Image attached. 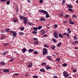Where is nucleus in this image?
<instances>
[{"instance_id":"nucleus-1","label":"nucleus","mask_w":78,"mask_h":78,"mask_svg":"<svg viewBox=\"0 0 78 78\" xmlns=\"http://www.w3.org/2000/svg\"><path fill=\"white\" fill-rule=\"evenodd\" d=\"M20 19L21 20H24L23 22L25 25H26L27 23L28 19L26 17L22 16H20Z\"/></svg>"},{"instance_id":"nucleus-2","label":"nucleus","mask_w":78,"mask_h":78,"mask_svg":"<svg viewBox=\"0 0 78 78\" xmlns=\"http://www.w3.org/2000/svg\"><path fill=\"white\" fill-rule=\"evenodd\" d=\"M39 12H41V13H44V14H46V18H48L49 17V14L48 13V12H47L46 11L44 10H40L38 11Z\"/></svg>"},{"instance_id":"nucleus-3","label":"nucleus","mask_w":78,"mask_h":78,"mask_svg":"<svg viewBox=\"0 0 78 78\" xmlns=\"http://www.w3.org/2000/svg\"><path fill=\"white\" fill-rule=\"evenodd\" d=\"M63 74L65 78H67V76H69V75L68 73H67V71H64L63 73Z\"/></svg>"},{"instance_id":"nucleus-4","label":"nucleus","mask_w":78,"mask_h":78,"mask_svg":"<svg viewBox=\"0 0 78 78\" xmlns=\"http://www.w3.org/2000/svg\"><path fill=\"white\" fill-rule=\"evenodd\" d=\"M43 55H46L47 53V49L45 48H44L43 49Z\"/></svg>"},{"instance_id":"nucleus-5","label":"nucleus","mask_w":78,"mask_h":78,"mask_svg":"<svg viewBox=\"0 0 78 78\" xmlns=\"http://www.w3.org/2000/svg\"><path fill=\"white\" fill-rule=\"evenodd\" d=\"M10 33H12V34L13 36L14 37H16V36H17V33H16L15 32H13V31L11 30Z\"/></svg>"},{"instance_id":"nucleus-6","label":"nucleus","mask_w":78,"mask_h":78,"mask_svg":"<svg viewBox=\"0 0 78 78\" xmlns=\"http://www.w3.org/2000/svg\"><path fill=\"white\" fill-rule=\"evenodd\" d=\"M53 34L54 37H55V38H58V32H55L53 33Z\"/></svg>"},{"instance_id":"nucleus-7","label":"nucleus","mask_w":78,"mask_h":78,"mask_svg":"<svg viewBox=\"0 0 78 78\" xmlns=\"http://www.w3.org/2000/svg\"><path fill=\"white\" fill-rule=\"evenodd\" d=\"M3 72H4V73H9V69H4L2 70Z\"/></svg>"},{"instance_id":"nucleus-8","label":"nucleus","mask_w":78,"mask_h":78,"mask_svg":"<svg viewBox=\"0 0 78 78\" xmlns=\"http://www.w3.org/2000/svg\"><path fill=\"white\" fill-rule=\"evenodd\" d=\"M64 35L67 36V38H69V37H70L69 33H65L62 34V36H64Z\"/></svg>"},{"instance_id":"nucleus-9","label":"nucleus","mask_w":78,"mask_h":78,"mask_svg":"<svg viewBox=\"0 0 78 78\" xmlns=\"http://www.w3.org/2000/svg\"><path fill=\"white\" fill-rule=\"evenodd\" d=\"M69 23L70 24H71L72 25H74V22L72 21V19H70L69 20Z\"/></svg>"},{"instance_id":"nucleus-10","label":"nucleus","mask_w":78,"mask_h":78,"mask_svg":"<svg viewBox=\"0 0 78 78\" xmlns=\"http://www.w3.org/2000/svg\"><path fill=\"white\" fill-rule=\"evenodd\" d=\"M40 21L42 22V21H44V22H45L46 21V20L44 18L41 17V18L40 19Z\"/></svg>"},{"instance_id":"nucleus-11","label":"nucleus","mask_w":78,"mask_h":78,"mask_svg":"<svg viewBox=\"0 0 78 78\" xmlns=\"http://www.w3.org/2000/svg\"><path fill=\"white\" fill-rule=\"evenodd\" d=\"M47 58L50 61H52V58H51V57L50 56H47Z\"/></svg>"},{"instance_id":"nucleus-12","label":"nucleus","mask_w":78,"mask_h":78,"mask_svg":"<svg viewBox=\"0 0 78 78\" xmlns=\"http://www.w3.org/2000/svg\"><path fill=\"white\" fill-rule=\"evenodd\" d=\"M9 30H10V29L9 28H6L5 29V31H6V32H8V33H10L11 31H9Z\"/></svg>"},{"instance_id":"nucleus-13","label":"nucleus","mask_w":78,"mask_h":78,"mask_svg":"<svg viewBox=\"0 0 78 78\" xmlns=\"http://www.w3.org/2000/svg\"><path fill=\"white\" fill-rule=\"evenodd\" d=\"M33 51H34V50L33 49H29V50H28V51L29 53L31 52H33Z\"/></svg>"},{"instance_id":"nucleus-14","label":"nucleus","mask_w":78,"mask_h":78,"mask_svg":"<svg viewBox=\"0 0 78 78\" xmlns=\"http://www.w3.org/2000/svg\"><path fill=\"white\" fill-rule=\"evenodd\" d=\"M67 8H72V6L69 4L67 5Z\"/></svg>"},{"instance_id":"nucleus-15","label":"nucleus","mask_w":78,"mask_h":78,"mask_svg":"<svg viewBox=\"0 0 78 78\" xmlns=\"http://www.w3.org/2000/svg\"><path fill=\"white\" fill-rule=\"evenodd\" d=\"M32 66H33V63H31L29 64V65L28 66V68H30L31 67H32Z\"/></svg>"},{"instance_id":"nucleus-16","label":"nucleus","mask_w":78,"mask_h":78,"mask_svg":"<svg viewBox=\"0 0 78 78\" xmlns=\"http://www.w3.org/2000/svg\"><path fill=\"white\" fill-rule=\"evenodd\" d=\"M40 71L41 72H45V70L44 69H40Z\"/></svg>"},{"instance_id":"nucleus-17","label":"nucleus","mask_w":78,"mask_h":78,"mask_svg":"<svg viewBox=\"0 0 78 78\" xmlns=\"http://www.w3.org/2000/svg\"><path fill=\"white\" fill-rule=\"evenodd\" d=\"M61 44H62V43L59 42L57 44V46L58 48H59L60 47H61Z\"/></svg>"},{"instance_id":"nucleus-18","label":"nucleus","mask_w":78,"mask_h":78,"mask_svg":"<svg viewBox=\"0 0 78 78\" xmlns=\"http://www.w3.org/2000/svg\"><path fill=\"white\" fill-rule=\"evenodd\" d=\"M26 51H27V49H26V48H23V49L22 52H23V53H25V52H26Z\"/></svg>"},{"instance_id":"nucleus-19","label":"nucleus","mask_w":78,"mask_h":78,"mask_svg":"<svg viewBox=\"0 0 78 78\" xmlns=\"http://www.w3.org/2000/svg\"><path fill=\"white\" fill-rule=\"evenodd\" d=\"M24 29H25V28L23 27H20V30L21 31H23Z\"/></svg>"},{"instance_id":"nucleus-20","label":"nucleus","mask_w":78,"mask_h":78,"mask_svg":"<svg viewBox=\"0 0 78 78\" xmlns=\"http://www.w3.org/2000/svg\"><path fill=\"white\" fill-rule=\"evenodd\" d=\"M58 36L59 37H61V38H63L64 37L61 34H58Z\"/></svg>"},{"instance_id":"nucleus-21","label":"nucleus","mask_w":78,"mask_h":78,"mask_svg":"<svg viewBox=\"0 0 78 78\" xmlns=\"http://www.w3.org/2000/svg\"><path fill=\"white\" fill-rule=\"evenodd\" d=\"M46 69L47 70H48V69H51V67H50V66L47 65L46 66Z\"/></svg>"},{"instance_id":"nucleus-22","label":"nucleus","mask_w":78,"mask_h":78,"mask_svg":"<svg viewBox=\"0 0 78 78\" xmlns=\"http://www.w3.org/2000/svg\"><path fill=\"white\" fill-rule=\"evenodd\" d=\"M73 44H78V41H75L73 43Z\"/></svg>"},{"instance_id":"nucleus-23","label":"nucleus","mask_w":78,"mask_h":78,"mask_svg":"<svg viewBox=\"0 0 78 78\" xmlns=\"http://www.w3.org/2000/svg\"><path fill=\"white\" fill-rule=\"evenodd\" d=\"M34 44H35V45H37L38 44H39V42L37 41H36L34 42Z\"/></svg>"},{"instance_id":"nucleus-24","label":"nucleus","mask_w":78,"mask_h":78,"mask_svg":"<svg viewBox=\"0 0 78 78\" xmlns=\"http://www.w3.org/2000/svg\"><path fill=\"white\" fill-rule=\"evenodd\" d=\"M51 48L52 50H54L55 48V45H52L51 46Z\"/></svg>"},{"instance_id":"nucleus-25","label":"nucleus","mask_w":78,"mask_h":78,"mask_svg":"<svg viewBox=\"0 0 78 78\" xmlns=\"http://www.w3.org/2000/svg\"><path fill=\"white\" fill-rule=\"evenodd\" d=\"M63 67H67V63H64L62 65Z\"/></svg>"},{"instance_id":"nucleus-26","label":"nucleus","mask_w":78,"mask_h":78,"mask_svg":"<svg viewBox=\"0 0 78 78\" xmlns=\"http://www.w3.org/2000/svg\"><path fill=\"white\" fill-rule=\"evenodd\" d=\"M52 40L53 42H56V40L54 38H52Z\"/></svg>"},{"instance_id":"nucleus-27","label":"nucleus","mask_w":78,"mask_h":78,"mask_svg":"<svg viewBox=\"0 0 78 78\" xmlns=\"http://www.w3.org/2000/svg\"><path fill=\"white\" fill-rule=\"evenodd\" d=\"M34 31H37L38 30V28L37 27H34Z\"/></svg>"},{"instance_id":"nucleus-28","label":"nucleus","mask_w":78,"mask_h":78,"mask_svg":"<svg viewBox=\"0 0 78 78\" xmlns=\"http://www.w3.org/2000/svg\"><path fill=\"white\" fill-rule=\"evenodd\" d=\"M68 11H71V12H73V10L71 9H68Z\"/></svg>"},{"instance_id":"nucleus-29","label":"nucleus","mask_w":78,"mask_h":78,"mask_svg":"<svg viewBox=\"0 0 78 78\" xmlns=\"http://www.w3.org/2000/svg\"><path fill=\"white\" fill-rule=\"evenodd\" d=\"M69 17V15L68 14L66 15L65 16V18H68Z\"/></svg>"},{"instance_id":"nucleus-30","label":"nucleus","mask_w":78,"mask_h":78,"mask_svg":"<svg viewBox=\"0 0 78 78\" xmlns=\"http://www.w3.org/2000/svg\"><path fill=\"white\" fill-rule=\"evenodd\" d=\"M44 33H45V31L43 30L41 32V35H43V34H44Z\"/></svg>"},{"instance_id":"nucleus-31","label":"nucleus","mask_w":78,"mask_h":78,"mask_svg":"<svg viewBox=\"0 0 78 78\" xmlns=\"http://www.w3.org/2000/svg\"><path fill=\"white\" fill-rule=\"evenodd\" d=\"M7 53H8V51L5 52H3L2 54V55L5 56V55Z\"/></svg>"},{"instance_id":"nucleus-32","label":"nucleus","mask_w":78,"mask_h":78,"mask_svg":"<svg viewBox=\"0 0 78 78\" xmlns=\"http://www.w3.org/2000/svg\"><path fill=\"white\" fill-rule=\"evenodd\" d=\"M57 61H61V59L59 58H58L56 59Z\"/></svg>"},{"instance_id":"nucleus-33","label":"nucleus","mask_w":78,"mask_h":78,"mask_svg":"<svg viewBox=\"0 0 78 78\" xmlns=\"http://www.w3.org/2000/svg\"><path fill=\"white\" fill-rule=\"evenodd\" d=\"M42 28V26H38V30H41Z\"/></svg>"},{"instance_id":"nucleus-34","label":"nucleus","mask_w":78,"mask_h":78,"mask_svg":"<svg viewBox=\"0 0 78 78\" xmlns=\"http://www.w3.org/2000/svg\"><path fill=\"white\" fill-rule=\"evenodd\" d=\"M19 74L18 73H15L13 74V76H18Z\"/></svg>"},{"instance_id":"nucleus-35","label":"nucleus","mask_w":78,"mask_h":78,"mask_svg":"<svg viewBox=\"0 0 78 78\" xmlns=\"http://www.w3.org/2000/svg\"><path fill=\"white\" fill-rule=\"evenodd\" d=\"M6 3L8 5H9V4H10V2L9 1H8L6 2Z\"/></svg>"},{"instance_id":"nucleus-36","label":"nucleus","mask_w":78,"mask_h":78,"mask_svg":"<svg viewBox=\"0 0 78 78\" xmlns=\"http://www.w3.org/2000/svg\"><path fill=\"white\" fill-rule=\"evenodd\" d=\"M34 52L35 55H37V54H38V52H37V51H34Z\"/></svg>"},{"instance_id":"nucleus-37","label":"nucleus","mask_w":78,"mask_h":78,"mask_svg":"<svg viewBox=\"0 0 78 78\" xmlns=\"http://www.w3.org/2000/svg\"><path fill=\"white\" fill-rule=\"evenodd\" d=\"M32 34H37V32L36 31H33L32 32Z\"/></svg>"},{"instance_id":"nucleus-38","label":"nucleus","mask_w":78,"mask_h":78,"mask_svg":"<svg viewBox=\"0 0 78 78\" xmlns=\"http://www.w3.org/2000/svg\"><path fill=\"white\" fill-rule=\"evenodd\" d=\"M7 0H0V2H6Z\"/></svg>"},{"instance_id":"nucleus-39","label":"nucleus","mask_w":78,"mask_h":78,"mask_svg":"<svg viewBox=\"0 0 78 78\" xmlns=\"http://www.w3.org/2000/svg\"><path fill=\"white\" fill-rule=\"evenodd\" d=\"M54 28H57V27H58V25L55 24L54 26Z\"/></svg>"},{"instance_id":"nucleus-40","label":"nucleus","mask_w":78,"mask_h":78,"mask_svg":"<svg viewBox=\"0 0 78 78\" xmlns=\"http://www.w3.org/2000/svg\"><path fill=\"white\" fill-rule=\"evenodd\" d=\"M39 2L40 3H43V0H40Z\"/></svg>"},{"instance_id":"nucleus-41","label":"nucleus","mask_w":78,"mask_h":78,"mask_svg":"<svg viewBox=\"0 0 78 78\" xmlns=\"http://www.w3.org/2000/svg\"><path fill=\"white\" fill-rule=\"evenodd\" d=\"M45 64H46V62H44L41 65L42 66H44V65H45Z\"/></svg>"},{"instance_id":"nucleus-42","label":"nucleus","mask_w":78,"mask_h":78,"mask_svg":"<svg viewBox=\"0 0 78 78\" xmlns=\"http://www.w3.org/2000/svg\"><path fill=\"white\" fill-rule=\"evenodd\" d=\"M13 22H14V23H16L17 22V20H13Z\"/></svg>"},{"instance_id":"nucleus-43","label":"nucleus","mask_w":78,"mask_h":78,"mask_svg":"<svg viewBox=\"0 0 78 78\" xmlns=\"http://www.w3.org/2000/svg\"><path fill=\"white\" fill-rule=\"evenodd\" d=\"M73 17L74 18H76V16L75 15H73Z\"/></svg>"},{"instance_id":"nucleus-44","label":"nucleus","mask_w":78,"mask_h":78,"mask_svg":"<svg viewBox=\"0 0 78 78\" xmlns=\"http://www.w3.org/2000/svg\"><path fill=\"white\" fill-rule=\"evenodd\" d=\"M20 35H24V34H23V33H22V32H20Z\"/></svg>"},{"instance_id":"nucleus-45","label":"nucleus","mask_w":78,"mask_h":78,"mask_svg":"<svg viewBox=\"0 0 78 78\" xmlns=\"http://www.w3.org/2000/svg\"><path fill=\"white\" fill-rule=\"evenodd\" d=\"M28 24L30 25H33V24L31 23H28Z\"/></svg>"},{"instance_id":"nucleus-46","label":"nucleus","mask_w":78,"mask_h":78,"mask_svg":"<svg viewBox=\"0 0 78 78\" xmlns=\"http://www.w3.org/2000/svg\"><path fill=\"white\" fill-rule=\"evenodd\" d=\"M33 78H38V77L37 76H33Z\"/></svg>"},{"instance_id":"nucleus-47","label":"nucleus","mask_w":78,"mask_h":78,"mask_svg":"<svg viewBox=\"0 0 78 78\" xmlns=\"http://www.w3.org/2000/svg\"><path fill=\"white\" fill-rule=\"evenodd\" d=\"M66 3V0H63L62 3Z\"/></svg>"},{"instance_id":"nucleus-48","label":"nucleus","mask_w":78,"mask_h":78,"mask_svg":"<svg viewBox=\"0 0 78 78\" xmlns=\"http://www.w3.org/2000/svg\"><path fill=\"white\" fill-rule=\"evenodd\" d=\"M76 72V69H74L73 70V72H74V73H75V72Z\"/></svg>"},{"instance_id":"nucleus-49","label":"nucleus","mask_w":78,"mask_h":78,"mask_svg":"<svg viewBox=\"0 0 78 78\" xmlns=\"http://www.w3.org/2000/svg\"><path fill=\"white\" fill-rule=\"evenodd\" d=\"M2 63L3 66H5V62H2Z\"/></svg>"},{"instance_id":"nucleus-50","label":"nucleus","mask_w":78,"mask_h":78,"mask_svg":"<svg viewBox=\"0 0 78 78\" xmlns=\"http://www.w3.org/2000/svg\"><path fill=\"white\" fill-rule=\"evenodd\" d=\"M14 59V58H13L10 60V61H13V60Z\"/></svg>"},{"instance_id":"nucleus-51","label":"nucleus","mask_w":78,"mask_h":78,"mask_svg":"<svg viewBox=\"0 0 78 78\" xmlns=\"http://www.w3.org/2000/svg\"><path fill=\"white\" fill-rule=\"evenodd\" d=\"M8 45V44L7 43H5L4 44V45H5V46H6V45Z\"/></svg>"},{"instance_id":"nucleus-52","label":"nucleus","mask_w":78,"mask_h":78,"mask_svg":"<svg viewBox=\"0 0 78 78\" xmlns=\"http://www.w3.org/2000/svg\"><path fill=\"white\" fill-rule=\"evenodd\" d=\"M44 37H47V34H45L44 35Z\"/></svg>"},{"instance_id":"nucleus-53","label":"nucleus","mask_w":78,"mask_h":78,"mask_svg":"<svg viewBox=\"0 0 78 78\" xmlns=\"http://www.w3.org/2000/svg\"><path fill=\"white\" fill-rule=\"evenodd\" d=\"M34 40L35 41H38L37 39V38H34Z\"/></svg>"},{"instance_id":"nucleus-54","label":"nucleus","mask_w":78,"mask_h":78,"mask_svg":"<svg viewBox=\"0 0 78 78\" xmlns=\"http://www.w3.org/2000/svg\"><path fill=\"white\" fill-rule=\"evenodd\" d=\"M4 38V37H3V36H2L1 37V40H3V39Z\"/></svg>"},{"instance_id":"nucleus-55","label":"nucleus","mask_w":78,"mask_h":78,"mask_svg":"<svg viewBox=\"0 0 78 78\" xmlns=\"http://www.w3.org/2000/svg\"><path fill=\"white\" fill-rule=\"evenodd\" d=\"M44 47H46V48H47V47H47V45H46V44H44Z\"/></svg>"},{"instance_id":"nucleus-56","label":"nucleus","mask_w":78,"mask_h":78,"mask_svg":"<svg viewBox=\"0 0 78 78\" xmlns=\"http://www.w3.org/2000/svg\"><path fill=\"white\" fill-rule=\"evenodd\" d=\"M53 78H58V76H53Z\"/></svg>"},{"instance_id":"nucleus-57","label":"nucleus","mask_w":78,"mask_h":78,"mask_svg":"<svg viewBox=\"0 0 78 78\" xmlns=\"http://www.w3.org/2000/svg\"><path fill=\"white\" fill-rule=\"evenodd\" d=\"M27 2H28V3H30L31 2L30 1V0H27Z\"/></svg>"},{"instance_id":"nucleus-58","label":"nucleus","mask_w":78,"mask_h":78,"mask_svg":"<svg viewBox=\"0 0 78 78\" xmlns=\"http://www.w3.org/2000/svg\"><path fill=\"white\" fill-rule=\"evenodd\" d=\"M63 23H67V21H64L63 22Z\"/></svg>"},{"instance_id":"nucleus-59","label":"nucleus","mask_w":78,"mask_h":78,"mask_svg":"<svg viewBox=\"0 0 78 78\" xmlns=\"http://www.w3.org/2000/svg\"><path fill=\"white\" fill-rule=\"evenodd\" d=\"M4 32H5L4 31L2 30L1 31V33H4Z\"/></svg>"},{"instance_id":"nucleus-60","label":"nucleus","mask_w":78,"mask_h":78,"mask_svg":"<svg viewBox=\"0 0 78 78\" xmlns=\"http://www.w3.org/2000/svg\"><path fill=\"white\" fill-rule=\"evenodd\" d=\"M77 37V36H76L75 35L74 36V38L75 39V38H76Z\"/></svg>"},{"instance_id":"nucleus-61","label":"nucleus","mask_w":78,"mask_h":78,"mask_svg":"<svg viewBox=\"0 0 78 78\" xmlns=\"http://www.w3.org/2000/svg\"><path fill=\"white\" fill-rule=\"evenodd\" d=\"M60 16H64L62 15V14H60Z\"/></svg>"},{"instance_id":"nucleus-62","label":"nucleus","mask_w":78,"mask_h":78,"mask_svg":"<svg viewBox=\"0 0 78 78\" xmlns=\"http://www.w3.org/2000/svg\"><path fill=\"white\" fill-rule=\"evenodd\" d=\"M67 31H70V28H68L67 29Z\"/></svg>"},{"instance_id":"nucleus-63","label":"nucleus","mask_w":78,"mask_h":78,"mask_svg":"<svg viewBox=\"0 0 78 78\" xmlns=\"http://www.w3.org/2000/svg\"><path fill=\"white\" fill-rule=\"evenodd\" d=\"M76 3H78V0H77L76 1Z\"/></svg>"},{"instance_id":"nucleus-64","label":"nucleus","mask_w":78,"mask_h":78,"mask_svg":"<svg viewBox=\"0 0 78 78\" xmlns=\"http://www.w3.org/2000/svg\"><path fill=\"white\" fill-rule=\"evenodd\" d=\"M25 76H28V74H26Z\"/></svg>"}]
</instances>
